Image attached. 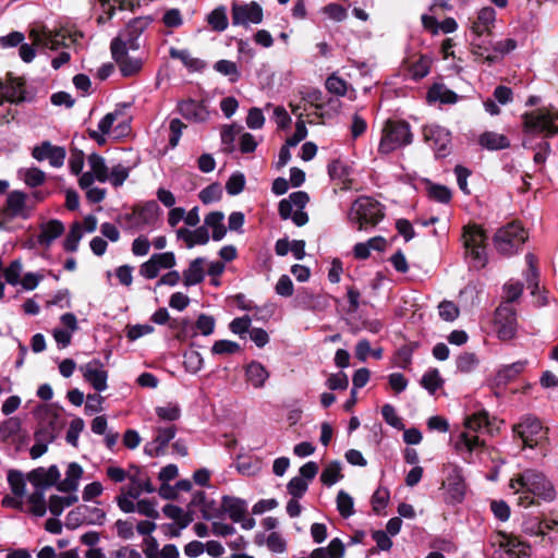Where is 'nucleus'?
Returning <instances> with one entry per match:
<instances>
[{
  "label": "nucleus",
  "instance_id": "nucleus-1",
  "mask_svg": "<svg viewBox=\"0 0 558 558\" xmlns=\"http://www.w3.org/2000/svg\"><path fill=\"white\" fill-rule=\"evenodd\" d=\"M509 489L518 496L517 502L523 508L550 502L556 498L553 483L539 471L527 469L514 474L509 481Z\"/></svg>",
  "mask_w": 558,
  "mask_h": 558
},
{
  "label": "nucleus",
  "instance_id": "nucleus-2",
  "mask_svg": "<svg viewBox=\"0 0 558 558\" xmlns=\"http://www.w3.org/2000/svg\"><path fill=\"white\" fill-rule=\"evenodd\" d=\"M488 428L486 413H475L469 416L464 423V430L460 433L454 441V449L468 463L473 462V452H477L484 447V441L480 439L478 433Z\"/></svg>",
  "mask_w": 558,
  "mask_h": 558
},
{
  "label": "nucleus",
  "instance_id": "nucleus-3",
  "mask_svg": "<svg viewBox=\"0 0 558 558\" xmlns=\"http://www.w3.org/2000/svg\"><path fill=\"white\" fill-rule=\"evenodd\" d=\"M29 38L33 45L58 50L61 47L77 44L83 38V33L71 26H61L59 29H50L43 26L39 29H32Z\"/></svg>",
  "mask_w": 558,
  "mask_h": 558
},
{
  "label": "nucleus",
  "instance_id": "nucleus-4",
  "mask_svg": "<svg viewBox=\"0 0 558 558\" xmlns=\"http://www.w3.org/2000/svg\"><path fill=\"white\" fill-rule=\"evenodd\" d=\"M526 133L553 136L558 134V110L554 107L539 108L523 114Z\"/></svg>",
  "mask_w": 558,
  "mask_h": 558
},
{
  "label": "nucleus",
  "instance_id": "nucleus-5",
  "mask_svg": "<svg viewBox=\"0 0 558 558\" xmlns=\"http://www.w3.org/2000/svg\"><path fill=\"white\" fill-rule=\"evenodd\" d=\"M383 217L381 205L368 196L359 197L348 214L349 221L357 225L359 230L376 226Z\"/></svg>",
  "mask_w": 558,
  "mask_h": 558
},
{
  "label": "nucleus",
  "instance_id": "nucleus-6",
  "mask_svg": "<svg viewBox=\"0 0 558 558\" xmlns=\"http://www.w3.org/2000/svg\"><path fill=\"white\" fill-rule=\"evenodd\" d=\"M493 551L490 558H529L530 546L517 536L504 532L494 533L489 538Z\"/></svg>",
  "mask_w": 558,
  "mask_h": 558
},
{
  "label": "nucleus",
  "instance_id": "nucleus-7",
  "mask_svg": "<svg viewBox=\"0 0 558 558\" xmlns=\"http://www.w3.org/2000/svg\"><path fill=\"white\" fill-rule=\"evenodd\" d=\"M412 142L410 125L404 121H387L379 142L378 150L389 154Z\"/></svg>",
  "mask_w": 558,
  "mask_h": 558
},
{
  "label": "nucleus",
  "instance_id": "nucleus-8",
  "mask_svg": "<svg viewBox=\"0 0 558 558\" xmlns=\"http://www.w3.org/2000/svg\"><path fill=\"white\" fill-rule=\"evenodd\" d=\"M527 240V232L518 222H511L500 228L494 239L496 250L504 255L517 253Z\"/></svg>",
  "mask_w": 558,
  "mask_h": 558
},
{
  "label": "nucleus",
  "instance_id": "nucleus-9",
  "mask_svg": "<svg viewBox=\"0 0 558 558\" xmlns=\"http://www.w3.org/2000/svg\"><path fill=\"white\" fill-rule=\"evenodd\" d=\"M485 240L486 235L481 227L474 225L464 228L463 242L465 253L474 268H483L487 263Z\"/></svg>",
  "mask_w": 558,
  "mask_h": 558
},
{
  "label": "nucleus",
  "instance_id": "nucleus-10",
  "mask_svg": "<svg viewBox=\"0 0 558 558\" xmlns=\"http://www.w3.org/2000/svg\"><path fill=\"white\" fill-rule=\"evenodd\" d=\"M308 201V195L303 191L291 193L279 203L280 217L283 220L291 219L298 227L304 226L308 221V216L304 211Z\"/></svg>",
  "mask_w": 558,
  "mask_h": 558
},
{
  "label": "nucleus",
  "instance_id": "nucleus-11",
  "mask_svg": "<svg viewBox=\"0 0 558 558\" xmlns=\"http://www.w3.org/2000/svg\"><path fill=\"white\" fill-rule=\"evenodd\" d=\"M445 478L442 487L445 489V501L447 504H460L465 496V483L462 475V469L453 463L444 466Z\"/></svg>",
  "mask_w": 558,
  "mask_h": 558
},
{
  "label": "nucleus",
  "instance_id": "nucleus-12",
  "mask_svg": "<svg viewBox=\"0 0 558 558\" xmlns=\"http://www.w3.org/2000/svg\"><path fill=\"white\" fill-rule=\"evenodd\" d=\"M514 432L522 439L525 447L543 446L547 439V428L534 416L527 415L514 426Z\"/></svg>",
  "mask_w": 558,
  "mask_h": 558
},
{
  "label": "nucleus",
  "instance_id": "nucleus-13",
  "mask_svg": "<svg viewBox=\"0 0 558 558\" xmlns=\"http://www.w3.org/2000/svg\"><path fill=\"white\" fill-rule=\"evenodd\" d=\"M423 136L437 158L447 157L451 153L452 137L448 129L439 124H428L423 128Z\"/></svg>",
  "mask_w": 558,
  "mask_h": 558
},
{
  "label": "nucleus",
  "instance_id": "nucleus-14",
  "mask_svg": "<svg viewBox=\"0 0 558 558\" xmlns=\"http://www.w3.org/2000/svg\"><path fill=\"white\" fill-rule=\"evenodd\" d=\"M129 49L123 47V43L120 39H112L110 45L111 54L123 76H133L143 68L142 59L130 57L128 54Z\"/></svg>",
  "mask_w": 558,
  "mask_h": 558
},
{
  "label": "nucleus",
  "instance_id": "nucleus-15",
  "mask_svg": "<svg viewBox=\"0 0 558 558\" xmlns=\"http://www.w3.org/2000/svg\"><path fill=\"white\" fill-rule=\"evenodd\" d=\"M175 265L173 252L156 253L140 266L138 272L143 278L151 280L157 278L161 270H170Z\"/></svg>",
  "mask_w": 558,
  "mask_h": 558
},
{
  "label": "nucleus",
  "instance_id": "nucleus-16",
  "mask_svg": "<svg viewBox=\"0 0 558 558\" xmlns=\"http://www.w3.org/2000/svg\"><path fill=\"white\" fill-rule=\"evenodd\" d=\"M231 17L233 25L259 24L264 17L263 8L255 1L248 3L234 1L231 5Z\"/></svg>",
  "mask_w": 558,
  "mask_h": 558
},
{
  "label": "nucleus",
  "instance_id": "nucleus-17",
  "mask_svg": "<svg viewBox=\"0 0 558 558\" xmlns=\"http://www.w3.org/2000/svg\"><path fill=\"white\" fill-rule=\"evenodd\" d=\"M89 170L82 173L78 179L81 189H88L95 181L105 183L108 181L109 168L105 159L98 154H90L87 158Z\"/></svg>",
  "mask_w": 558,
  "mask_h": 558
},
{
  "label": "nucleus",
  "instance_id": "nucleus-18",
  "mask_svg": "<svg viewBox=\"0 0 558 558\" xmlns=\"http://www.w3.org/2000/svg\"><path fill=\"white\" fill-rule=\"evenodd\" d=\"M151 22L153 19L150 16L135 17L125 25L114 39H120L125 48L137 50L140 48L138 38Z\"/></svg>",
  "mask_w": 558,
  "mask_h": 558
},
{
  "label": "nucleus",
  "instance_id": "nucleus-19",
  "mask_svg": "<svg viewBox=\"0 0 558 558\" xmlns=\"http://www.w3.org/2000/svg\"><path fill=\"white\" fill-rule=\"evenodd\" d=\"M495 326L499 339L510 340L517 332V316L509 305H500L495 312Z\"/></svg>",
  "mask_w": 558,
  "mask_h": 558
},
{
  "label": "nucleus",
  "instance_id": "nucleus-20",
  "mask_svg": "<svg viewBox=\"0 0 558 558\" xmlns=\"http://www.w3.org/2000/svg\"><path fill=\"white\" fill-rule=\"evenodd\" d=\"M135 5L134 0H95L93 11L98 25L108 23L117 9L132 10Z\"/></svg>",
  "mask_w": 558,
  "mask_h": 558
},
{
  "label": "nucleus",
  "instance_id": "nucleus-21",
  "mask_svg": "<svg viewBox=\"0 0 558 558\" xmlns=\"http://www.w3.org/2000/svg\"><path fill=\"white\" fill-rule=\"evenodd\" d=\"M32 157L37 161L48 160L53 168H61L66 157L65 148L52 145L49 141H45L36 145L32 150Z\"/></svg>",
  "mask_w": 558,
  "mask_h": 558
},
{
  "label": "nucleus",
  "instance_id": "nucleus-22",
  "mask_svg": "<svg viewBox=\"0 0 558 558\" xmlns=\"http://www.w3.org/2000/svg\"><path fill=\"white\" fill-rule=\"evenodd\" d=\"M174 425L158 426L155 429V437L145 445L144 451L150 457H159L165 453L169 442L175 437Z\"/></svg>",
  "mask_w": 558,
  "mask_h": 558
},
{
  "label": "nucleus",
  "instance_id": "nucleus-23",
  "mask_svg": "<svg viewBox=\"0 0 558 558\" xmlns=\"http://www.w3.org/2000/svg\"><path fill=\"white\" fill-rule=\"evenodd\" d=\"M80 369L85 380L90 384L96 391L102 392L107 389L108 373L104 368V364L100 360L94 359L82 365Z\"/></svg>",
  "mask_w": 558,
  "mask_h": 558
},
{
  "label": "nucleus",
  "instance_id": "nucleus-24",
  "mask_svg": "<svg viewBox=\"0 0 558 558\" xmlns=\"http://www.w3.org/2000/svg\"><path fill=\"white\" fill-rule=\"evenodd\" d=\"M26 100L28 98L23 78L9 76L5 82H0V105L4 101L20 104Z\"/></svg>",
  "mask_w": 558,
  "mask_h": 558
},
{
  "label": "nucleus",
  "instance_id": "nucleus-25",
  "mask_svg": "<svg viewBox=\"0 0 558 558\" xmlns=\"http://www.w3.org/2000/svg\"><path fill=\"white\" fill-rule=\"evenodd\" d=\"M33 209L34 206L28 204V197L24 192L14 190L7 195L5 213L10 217L27 219Z\"/></svg>",
  "mask_w": 558,
  "mask_h": 558
},
{
  "label": "nucleus",
  "instance_id": "nucleus-26",
  "mask_svg": "<svg viewBox=\"0 0 558 558\" xmlns=\"http://www.w3.org/2000/svg\"><path fill=\"white\" fill-rule=\"evenodd\" d=\"M60 327L52 330V337L61 349L70 345L72 336L78 329L77 318L72 313H65L60 317Z\"/></svg>",
  "mask_w": 558,
  "mask_h": 558
},
{
  "label": "nucleus",
  "instance_id": "nucleus-27",
  "mask_svg": "<svg viewBox=\"0 0 558 558\" xmlns=\"http://www.w3.org/2000/svg\"><path fill=\"white\" fill-rule=\"evenodd\" d=\"M60 472L56 465H51L48 469L38 468L28 473V481L37 488V490L44 492L46 488L58 485L60 480Z\"/></svg>",
  "mask_w": 558,
  "mask_h": 558
},
{
  "label": "nucleus",
  "instance_id": "nucleus-28",
  "mask_svg": "<svg viewBox=\"0 0 558 558\" xmlns=\"http://www.w3.org/2000/svg\"><path fill=\"white\" fill-rule=\"evenodd\" d=\"M496 22V11L492 7H484L476 13L475 19L471 22L470 31L472 35L492 34V29Z\"/></svg>",
  "mask_w": 558,
  "mask_h": 558
},
{
  "label": "nucleus",
  "instance_id": "nucleus-29",
  "mask_svg": "<svg viewBox=\"0 0 558 558\" xmlns=\"http://www.w3.org/2000/svg\"><path fill=\"white\" fill-rule=\"evenodd\" d=\"M179 111L184 119L196 123L205 122L209 118V110L204 101L183 100L179 104Z\"/></svg>",
  "mask_w": 558,
  "mask_h": 558
},
{
  "label": "nucleus",
  "instance_id": "nucleus-30",
  "mask_svg": "<svg viewBox=\"0 0 558 558\" xmlns=\"http://www.w3.org/2000/svg\"><path fill=\"white\" fill-rule=\"evenodd\" d=\"M177 238L182 240L187 248H192L195 245H205L208 243L210 236L206 227L202 226L194 230L186 228H179L175 231Z\"/></svg>",
  "mask_w": 558,
  "mask_h": 558
},
{
  "label": "nucleus",
  "instance_id": "nucleus-31",
  "mask_svg": "<svg viewBox=\"0 0 558 558\" xmlns=\"http://www.w3.org/2000/svg\"><path fill=\"white\" fill-rule=\"evenodd\" d=\"M83 474L84 470L78 463H69L65 471V477L62 481L59 480L57 489L64 493H75L78 488Z\"/></svg>",
  "mask_w": 558,
  "mask_h": 558
},
{
  "label": "nucleus",
  "instance_id": "nucleus-32",
  "mask_svg": "<svg viewBox=\"0 0 558 558\" xmlns=\"http://www.w3.org/2000/svg\"><path fill=\"white\" fill-rule=\"evenodd\" d=\"M64 232V226L57 219L40 225V232L37 242L45 248H49L56 239Z\"/></svg>",
  "mask_w": 558,
  "mask_h": 558
},
{
  "label": "nucleus",
  "instance_id": "nucleus-33",
  "mask_svg": "<svg viewBox=\"0 0 558 558\" xmlns=\"http://www.w3.org/2000/svg\"><path fill=\"white\" fill-rule=\"evenodd\" d=\"M244 372L246 381L255 389L264 388L270 376L268 369L258 361H251Z\"/></svg>",
  "mask_w": 558,
  "mask_h": 558
},
{
  "label": "nucleus",
  "instance_id": "nucleus-34",
  "mask_svg": "<svg viewBox=\"0 0 558 558\" xmlns=\"http://www.w3.org/2000/svg\"><path fill=\"white\" fill-rule=\"evenodd\" d=\"M485 35H472L471 39V52L476 59L487 62L489 64L495 63L493 44L490 40L484 38Z\"/></svg>",
  "mask_w": 558,
  "mask_h": 558
},
{
  "label": "nucleus",
  "instance_id": "nucleus-35",
  "mask_svg": "<svg viewBox=\"0 0 558 558\" xmlns=\"http://www.w3.org/2000/svg\"><path fill=\"white\" fill-rule=\"evenodd\" d=\"M205 258L197 257L190 262L186 269L182 272L183 284L193 287L201 283L205 279Z\"/></svg>",
  "mask_w": 558,
  "mask_h": 558
},
{
  "label": "nucleus",
  "instance_id": "nucleus-36",
  "mask_svg": "<svg viewBox=\"0 0 558 558\" xmlns=\"http://www.w3.org/2000/svg\"><path fill=\"white\" fill-rule=\"evenodd\" d=\"M478 144L487 150H500L510 146L509 138L494 131H485L478 136Z\"/></svg>",
  "mask_w": 558,
  "mask_h": 558
},
{
  "label": "nucleus",
  "instance_id": "nucleus-37",
  "mask_svg": "<svg viewBox=\"0 0 558 558\" xmlns=\"http://www.w3.org/2000/svg\"><path fill=\"white\" fill-rule=\"evenodd\" d=\"M458 98V95L444 84H434L427 92L428 102L453 105Z\"/></svg>",
  "mask_w": 558,
  "mask_h": 558
},
{
  "label": "nucleus",
  "instance_id": "nucleus-38",
  "mask_svg": "<svg viewBox=\"0 0 558 558\" xmlns=\"http://www.w3.org/2000/svg\"><path fill=\"white\" fill-rule=\"evenodd\" d=\"M344 555L345 546L338 537L331 539L328 546L312 550V558H344Z\"/></svg>",
  "mask_w": 558,
  "mask_h": 558
},
{
  "label": "nucleus",
  "instance_id": "nucleus-39",
  "mask_svg": "<svg viewBox=\"0 0 558 558\" xmlns=\"http://www.w3.org/2000/svg\"><path fill=\"white\" fill-rule=\"evenodd\" d=\"M159 206L151 201L134 210V216L138 223L143 226H154L159 218Z\"/></svg>",
  "mask_w": 558,
  "mask_h": 558
},
{
  "label": "nucleus",
  "instance_id": "nucleus-40",
  "mask_svg": "<svg viewBox=\"0 0 558 558\" xmlns=\"http://www.w3.org/2000/svg\"><path fill=\"white\" fill-rule=\"evenodd\" d=\"M225 216L221 211L209 213L204 219V227L211 229V236L215 241H220L227 233L225 223Z\"/></svg>",
  "mask_w": 558,
  "mask_h": 558
},
{
  "label": "nucleus",
  "instance_id": "nucleus-41",
  "mask_svg": "<svg viewBox=\"0 0 558 558\" xmlns=\"http://www.w3.org/2000/svg\"><path fill=\"white\" fill-rule=\"evenodd\" d=\"M17 177L32 189L40 186L46 181V173L37 167L21 168Z\"/></svg>",
  "mask_w": 558,
  "mask_h": 558
},
{
  "label": "nucleus",
  "instance_id": "nucleus-42",
  "mask_svg": "<svg viewBox=\"0 0 558 558\" xmlns=\"http://www.w3.org/2000/svg\"><path fill=\"white\" fill-rule=\"evenodd\" d=\"M525 362L518 361L508 365L501 366L495 377L497 385H506L510 380L514 379L519 374L523 372Z\"/></svg>",
  "mask_w": 558,
  "mask_h": 558
},
{
  "label": "nucleus",
  "instance_id": "nucleus-43",
  "mask_svg": "<svg viewBox=\"0 0 558 558\" xmlns=\"http://www.w3.org/2000/svg\"><path fill=\"white\" fill-rule=\"evenodd\" d=\"M169 53L171 58L180 60L187 69L192 71H199L205 66L203 60L194 58L186 49L171 48Z\"/></svg>",
  "mask_w": 558,
  "mask_h": 558
},
{
  "label": "nucleus",
  "instance_id": "nucleus-44",
  "mask_svg": "<svg viewBox=\"0 0 558 558\" xmlns=\"http://www.w3.org/2000/svg\"><path fill=\"white\" fill-rule=\"evenodd\" d=\"M74 514H84L83 519H85L86 524H102L106 513L102 509L98 507H89L86 505H81L73 510Z\"/></svg>",
  "mask_w": 558,
  "mask_h": 558
},
{
  "label": "nucleus",
  "instance_id": "nucleus-45",
  "mask_svg": "<svg viewBox=\"0 0 558 558\" xmlns=\"http://www.w3.org/2000/svg\"><path fill=\"white\" fill-rule=\"evenodd\" d=\"M478 365L480 359L473 352H463L456 359L457 371L463 374L472 373Z\"/></svg>",
  "mask_w": 558,
  "mask_h": 558
},
{
  "label": "nucleus",
  "instance_id": "nucleus-46",
  "mask_svg": "<svg viewBox=\"0 0 558 558\" xmlns=\"http://www.w3.org/2000/svg\"><path fill=\"white\" fill-rule=\"evenodd\" d=\"M430 65L432 58L426 54H422L418 57L416 61L411 63V65L409 66V73L412 76V78L421 80L429 73Z\"/></svg>",
  "mask_w": 558,
  "mask_h": 558
},
{
  "label": "nucleus",
  "instance_id": "nucleus-47",
  "mask_svg": "<svg viewBox=\"0 0 558 558\" xmlns=\"http://www.w3.org/2000/svg\"><path fill=\"white\" fill-rule=\"evenodd\" d=\"M295 306L302 310H317L320 307V298L307 289H303L295 298Z\"/></svg>",
  "mask_w": 558,
  "mask_h": 558
},
{
  "label": "nucleus",
  "instance_id": "nucleus-48",
  "mask_svg": "<svg viewBox=\"0 0 558 558\" xmlns=\"http://www.w3.org/2000/svg\"><path fill=\"white\" fill-rule=\"evenodd\" d=\"M77 500L78 498L75 494L70 496H51L49 499V510L53 515L58 517L65 508L72 506Z\"/></svg>",
  "mask_w": 558,
  "mask_h": 558
},
{
  "label": "nucleus",
  "instance_id": "nucleus-49",
  "mask_svg": "<svg viewBox=\"0 0 558 558\" xmlns=\"http://www.w3.org/2000/svg\"><path fill=\"white\" fill-rule=\"evenodd\" d=\"M8 483L15 497L22 498L26 492V481L22 472L11 470L8 473Z\"/></svg>",
  "mask_w": 558,
  "mask_h": 558
},
{
  "label": "nucleus",
  "instance_id": "nucleus-50",
  "mask_svg": "<svg viewBox=\"0 0 558 558\" xmlns=\"http://www.w3.org/2000/svg\"><path fill=\"white\" fill-rule=\"evenodd\" d=\"M341 478V464L338 461L327 464L320 475V481L326 486H332Z\"/></svg>",
  "mask_w": 558,
  "mask_h": 558
},
{
  "label": "nucleus",
  "instance_id": "nucleus-51",
  "mask_svg": "<svg viewBox=\"0 0 558 558\" xmlns=\"http://www.w3.org/2000/svg\"><path fill=\"white\" fill-rule=\"evenodd\" d=\"M183 359L184 368L191 374H196L204 366V359L198 351H187L184 353Z\"/></svg>",
  "mask_w": 558,
  "mask_h": 558
},
{
  "label": "nucleus",
  "instance_id": "nucleus-52",
  "mask_svg": "<svg viewBox=\"0 0 558 558\" xmlns=\"http://www.w3.org/2000/svg\"><path fill=\"white\" fill-rule=\"evenodd\" d=\"M83 238V230L80 222H74L63 242V247L66 252H75L78 248L81 239Z\"/></svg>",
  "mask_w": 558,
  "mask_h": 558
},
{
  "label": "nucleus",
  "instance_id": "nucleus-53",
  "mask_svg": "<svg viewBox=\"0 0 558 558\" xmlns=\"http://www.w3.org/2000/svg\"><path fill=\"white\" fill-rule=\"evenodd\" d=\"M129 174L130 169L122 163H118L109 169V179L107 182H109L114 187H119L126 181Z\"/></svg>",
  "mask_w": 558,
  "mask_h": 558
},
{
  "label": "nucleus",
  "instance_id": "nucleus-54",
  "mask_svg": "<svg viewBox=\"0 0 558 558\" xmlns=\"http://www.w3.org/2000/svg\"><path fill=\"white\" fill-rule=\"evenodd\" d=\"M28 510L31 513H33L36 517H43L45 515L47 511V506L44 497V492L37 490L34 492L28 497Z\"/></svg>",
  "mask_w": 558,
  "mask_h": 558
},
{
  "label": "nucleus",
  "instance_id": "nucleus-55",
  "mask_svg": "<svg viewBox=\"0 0 558 558\" xmlns=\"http://www.w3.org/2000/svg\"><path fill=\"white\" fill-rule=\"evenodd\" d=\"M156 414L161 421L174 422L181 416V409L177 403H167L156 408Z\"/></svg>",
  "mask_w": 558,
  "mask_h": 558
},
{
  "label": "nucleus",
  "instance_id": "nucleus-56",
  "mask_svg": "<svg viewBox=\"0 0 558 558\" xmlns=\"http://www.w3.org/2000/svg\"><path fill=\"white\" fill-rule=\"evenodd\" d=\"M442 383L439 371L436 368L426 372L421 379V385L429 393H435L436 390L441 387Z\"/></svg>",
  "mask_w": 558,
  "mask_h": 558
},
{
  "label": "nucleus",
  "instance_id": "nucleus-57",
  "mask_svg": "<svg viewBox=\"0 0 558 558\" xmlns=\"http://www.w3.org/2000/svg\"><path fill=\"white\" fill-rule=\"evenodd\" d=\"M241 349L240 344L231 340H217L211 347V353L215 355H232L239 352Z\"/></svg>",
  "mask_w": 558,
  "mask_h": 558
},
{
  "label": "nucleus",
  "instance_id": "nucleus-58",
  "mask_svg": "<svg viewBox=\"0 0 558 558\" xmlns=\"http://www.w3.org/2000/svg\"><path fill=\"white\" fill-rule=\"evenodd\" d=\"M214 69L218 73L229 76L230 82H236L240 77L238 65L233 61L219 60L215 63Z\"/></svg>",
  "mask_w": 558,
  "mask_h": 558
},
{
  "label": "nucleus",
  "instance_id": "nucleus-59",
  "mask_svg": "<svg viewBox=\"0 0 558 558\" xmlns=\"http://www.w3.org/2000/svg\"><path fill=\"white\" fill-rule=\"evenodd\" d=\"M211 28L217 32H223L228 27V17L225 8L215 9L207 17Z\"/></svg>",
  "mask_w": 558,
  "mask_h": 558
},
{
  "label": "nucleus",
  "instance_id": "nucleus-60",
  "mask_svg": "<svg viewBox=\"0 0 558 558\" xmlns=\"http://www.w3.org/2000/svg\"><path fill=\"white\" fill-rule=\"evenodd\" d=\"M427 193L429 198L442 204L451 199V191L445 185L428 183Z\"/></svg>",
  "mask_w": 558,
  "mask_h": 558
},
{
  "label": "nucleus",
  "instance_id": "nucleus-61",
  "mask_svg": "<svg viewBox=\"0 0 558 558\" xmlns=\"http://www.w3.org/2000/svg\"><path fill=\"white\" fill-rule=\"evenodd\" d=\"M526 264L529 266L527 272H526V282L527 288L531 290V293L534 294L538 283H537V269H536V258L533 254L529 253L525 256Z\"/></svg>",
  "mask_w": 558,
  "mask_h": 558
},
{
  "label": "nucleus",
  "instance_id": "nucleus-62",
  "mask_svg": "<svg viewBox=\"0 0 558 558\" xmlns=\"http://www.w3.org/2000/svg\"><path fill=\"white\" fill-rule=\"evenodd\" d=\"M517 48V40L513 38H505L496 41L493 45V52L495 62L500 60L507 53L513 51Z\"/></svg>",
  "mask_w": 558,
  "mask_h": 558
},
{
  "label": "nucleus",
  "instance_id": "nucleus-63",
  "mask_svg": "<svg viewBox=\"0 0 558 558\" xmlns=\"http://www.w3.org/2000/svg\"><path fill=\"white\" fill-rule=\"evenodd\" d=\"M162 511L166 517L174 520L175 523H178V525H180V527H186L190 523V519L187 518V515L178 506L167 505L163 507Z\"/></svg>",
  "mask_w": 558,
  "mask_h": 558
},
{
  "label": "nucleus",
  "instance_id": "nucleus-64",
  "mask_svg": "<svg viewBox=\"0 0 558 558\" xmlns=\"http://www.w3.org/2000/svg\"><path fill=\"white\" fill-rule=\"evenodd\" d=\"M222 507L229 512V515L233 521H239L244 512L242 502L232 497H223Z\"/></svg>",
  "mask_w": 558,
  "mask_h": 558
}]
</instances>
